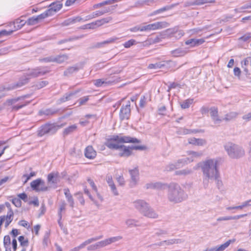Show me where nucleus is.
Here are the masks:
<instances>
[{
    "instance_id": "nucleus-50",
    "label": "nucleus",
    "mask_w": 251,
    "mask_h": 251,
    "mask_svg": "<svg viewBox=\"0 0 251 251\" xmlns=\"http://www.w3.org/2000/svg\"><path fill=\"white\" fill-rule=\"evenodd\" d=\"M105 78L98 79L95 81V85L97 87H101L106 86Z\"/></svg>"
},
{
    "instance_id": "nucleus-61",
    "label": "nucleus",
    "mask_w": 251,
    "mask_h": 251,
    "mask_svg": "<svg viewBox=\"0 0 251 251\" xmlns=\"http://www.w3.org/2000/svg\"><path fill=\"white\" fill-rule=\"evenodd\" d=\"M75 196H77V199L79 200L80 203L82 205H84L85 203V201L83 199V197L82 196V194L81 192H77L75 193Z\"/></svg>"
},
{
    "instance_id": "nucleus-9",
    "label": "nucleus",
    "mask_w": 251,
    "mask_h": 251,
    "mask_svg": "<svg viewBox=\"0 0 251 251\" xmlns=\"http://www.w3.org/2000/svg\"><path fill=\"white\" fill-rule=\"evenodd\" d=\"M30 186L36 192L48 190V187L45 186V182L41 178H38L31 182Z\"/></svg>"
},
{
    "instance_id": "nucleus-44",
    "label": "nucleus",
    "mask_w": 251,
    "mask_h": 251,
    "mask_svg": "<svg viewBox=\"0 0 251 251\" xmlns=\"http://www.w3.org/2000/svg\"><path fill=\"white\" fill-rule=\"evenodd\" d=\"M251 9V0H249L248 3L241 6L239 8H235L234 11L236 13L242 12L244 9Z\"/></svg>"
},
{
    "instance_id": "nucleus-58",
    "label": "nucleus",
    "mask_w": 251,
    "mask_h": 251,
    "mask_svg": "<svg viewBox=\"0 0 251 251\" xmlns=\"http://www.w3.org/2000/svg\"><path fill=\"white\" fill-rule=\"evenodd\" d=\"M12 202L15 206L17 207H20L21 206L22 202L20 199L19 198H14L12 200Z\"/></svg>"
},
{
    "instance_id": "nucleus-16",
    "label": "nucleus",
    "mask_w": 251,
    "mask_h": 251,
    "mask_svg": "<svg viewBox=\"0 0 251 251\" xmlns=\"http://www.w3.org/2000/svg\"><path fill=\"white\" fill-rule=\"evenodd\" d=\"M210 115L214 124H219L221 122L222 119L219 118L217 107L213 106L210 108Z\"/></svg>"
},
{
    "instance_id": "nucleus-8",
    "label": "nucleus",
    "mask_w": 251,
    "mask_h": 251,
    "mask_svg": "<svg viewBox=\"0 0 251 251\" xmlns=\"http://www.w3.org/2000/svg\"><path fill=\"white\" fill-rule=\"evenodd\" d=\"M168 26L166 22H157L153 24L142 26V31H150L165 28Z\"/></svg>"
},
{
    "instance_id": "nucleus-52",
    "label": "nucleus",
    "mask_w": 251,
    "mask_h": 251,
    "mask_svg": "<svg viewBox=\"0 0 251 251\" xmlns=\"http://www.w3.org/2000/svg\"><path fill=\"white\" fill-rule=\"evenodd\" d=\"M13 89H14V86H13L12 84H10L7 86H0V92L10 91Z\"/></svg>"
},
{
    "instance_id": "nucleus-27",
    "label": "nucleus",
    "mask_w": 251,
    "mask_h": 251,
    "mask_svg": "<svg viewBox=\"0 0 251 251\" xmlns=\"http://www.w3.org/2000/svg\"><path fill=\"white\" fill-rule=\"evenodd\" d=\"M167 32L170 35L177 34V35L175 36V37L177 38H180L183 36L184 34L182 30H178V28L176 27L174 28L167 29Z\"/></svg>"
},
{
    "instance_id": "nucleus-22",
    "label": "nucleus",
    "mask_w": 251,
    "mask_h": 251,
    "mask_svg": "<svg viewBox=\"0 0 251 251\" xmlns=\"http://www.w3.org/2000/svg\"><path fill=\"white\" fill-rule=\"evenodd\" d=\"M178 5V3H174L171 5H166L163 7H162L159 9H157L156 10L154 11L153 12L150 14V16H152L158 14L159 13H161L163 12L169 10L175 7V6Z\"/></svg>"
},
{
    "instance_id": "nucleus-29",
    "label": "nucleus",
    "mask_w": 251,
    "mask_h": 251,
    "mask_svg": "<svg viewBox=\"0 0 251 251\" xmlns=\"http://www.w3.org/2000/svg\"><path fill=\"white\" fill-rule=\"evenodd\" d=\"M188 143L197 146H202L206 144L205 140L202 139H197L196 138H190L188 139Z\"/></svg>"
},
{
    "instance_id": "nucleus-18",
    "label": "nucleus",
    "mask_w": 251,
    "mask_h": 251,
    "mask_svg": "<svg viewBox=\"0 0 251 251\" xmlns=\"http://www.w3.org/2000/svg\"><path fill=\"white\" fill-rule=\"evenodd\" d=\"M84 155L87 158L93 159L97 155V152L92 146H88L85 149Z\"/></svg>"
},
{
    "instance_id": "nucleus-60",
    "label": "nucleus",
    "mask_w": 251,
    "mask_h": 251,
    "mask_svg": "<svg viewBox=\"0 0 251 251\" xmlns=\"http://www.w3.org/2000/svg\"><path fill=\"white\" fill-rule=\"evenodd\" d=\"M3 244L4 247L10 246L11 244V239L9 235H5L4 237Z\"/></svg>"
},
{
    "instance_id": "nucleus-36",
    "label": "nucleus",
    "mask_w": 251,
    "mask_h": 251,
    "mask_svg": "<svg viewBox=\"0 0 251 251\" xmlns=\"http://www.w3.org/2000/svg\"><path fill=\"white\" fill-rule=\"evenodd\" d=\"M76 93V92L74 93H70L69 94H65L62 98H60L57 100L58 104H61L64 102L70 99V97Z\"/></svg>"
},
{
    "instance_id": "nucleus-21",
    "label": "nucleus",
    "mask_w": 251,
    "mask_h": 251,
    "mask_svg": "<svg viewBox=\"0 0 251 251\" xmlns=\"http://www.w3.org/2000/svg\"><path fill=\"white\" fill-rule=\"evenodd\" d=\"M106 182L108 184V186L111 189V191L112 192L114 196H118L119 193L117 190L116 187L112 180V176H107L106 177Z\"/></svg>"
},
{
    "instance_id": "nucleus-47",
    "label": "nucleus",
    "mask_w": 251,
    "mask_h": 251,
    "mask_svg": "<svg viewBox=\"0 0 251 251\" xmlns=\"http://www.w3.org/2000/svg\"><path fill=\"white\" fill-rule=\"evenodd\" d=\"M193 99H187L182 102L181 104V107L182 109H186L190 107V105L193 103Z\"/></svg>"
},
{
    "instance_id": "nucleus-49",
    "label": "nucleus",
    "mask_w": 251,
    "mask_h": 251,
    "mask_svg": "<svg viewBox=\"0 0 251 251\" xmlns=\"http://www.w3.org/2000/svg\"><path fill=\"white\" fill-rule=\"evenodd\" d=\"M18 240L20 243V245L25 248L28 246V241L27 239H25L24 236H20L18 238Z\"/></svg>"
},
{
    "instance_id": "nucleus-63",
    "label": "nucleus",
    "mask_w": 251,
    "mask_h": 251,
    "mask_svg": "<svg viewBox=\"0 0 251 251\" xmlns=\"http://www.w3.org/2000/svg\"><path fill=\"white\" fill-rule=\"evenodd\" d=\"M136 222L134 220L128 219L126 221V225L128 227H132L133 226H137Z\"/></svg>"
},
{
    "instance_id": "nucleus-7",
    "label": "nucleus",
    "mask_w": 251,
    "mask_h": 251,
    "mask_svg": "<svg viewBox=\"0 0 251 251\" xmlns=\"http://www.w3.org/2000/svg\"><path fill=\"white\" fill-rule=\"evenodd\" d=\"M142 215L150 218L155 219L158 217L157 214L151 208L148 203L142 201Z\"/></svg>"
},
{
    "instance_id": "nucleus-20",
    "label": "nucleus",
    "mask_w": 251,
    "mask_h": 251,
    "mask_svg": "<svg viewBox=\"0 0 251 251\" xmlns=\"http://www.w3.org/2000/svg\"><path fill=\"white\" fill-rule=\"evenodd\" d=\"M115 6H111L107 7L104 8L101 10H97L95 12H94V14L95 17H98L101 16L105 14L108 13H112L113 11L114 10Z\"/></svg>"
},
{
    "instance_id": "nucleus-30",
    "label": "nucleus",
    "mask_w": 251,
    "mask_h": 251,
    "mask_svg": "<svg viewBox=\"0 0 251 251\" xmlns=\"http://www.w3.org/2000/svg\"><path fill=\"white\" fill-rule=\"evenodd\" d=\"M193 161V159L191 158L186 157L184 158H182L178 159L176 163L178 167V168L183 167V166L187 164L188 163H190Z\"/></svg>"
},
{
    "instance_id": "nucleus-33",
    "label": "nucleus",
    "mask_w": 251,
    "mask_h": 251,
    "mask_svg": "<svg viewBox=\"0 0 251 251\" xmlns=\"http://www.w3.org/2000/svg\"><path fill=\"white\" fill-rule=\"evenodd\" d=\"M163 68L173 69L176 66V62L172 60L163 61Z\"/></svg>"
},
{
    "instance_id": "nucleus-23",
    "label": "nucleus",
    "mask_w": 251,
    "mask_h": 251,
    "mask_svg": "<svg viewBox=\"0 0 251 251\" xmlns=\"http://www.w3.org/2000/svg\"><path fill=\"white\" fill-rule=\"evenodd\" d=\"M170 53L172 56L174 57H178L184 56L187 53V51L186 50L182 48H177L171 50Z\"/></svg>"
},
{
    "instance_id": "nucleus-3",
    "label": "nucleus",
    "mask_w": 251,
    "mask_h": 251,
    "mask_svg": "<svg viewBox=\"0 0 251 251\" xmlns=\"http://www.w3.org/2000/svg\"><path fill=\"white\" fill-rule=\"evenodd\" d=\"M224 148L231 158L238 159L245 155V151L241 147L231 142L226 144Z\"/></svg>"
},
{
    "instance_id": "nucleus-51",
    "label": "nucleus",
    "mask_w": 251,
    "mask_h": 251,
    "mask_svg": "<svg viewBox=\"0 0 251 251\" xmlns=\"http://www.w3.org/2000/svg\"><path fill=\"white\" fill-rule=\"evenodd\" d=\"M231 242V240H229L227 241L226 243L221 245L218 248H217L218 251H224L226 248H227L229 246Z\"/></svg>"
},
{
    "instance_id": "nucleus-62",
    "label": "nucleus",
    "mask_w": 251,
    "mask_h": 251,
    "mask_svg": "<svg viewBox=\"0 0 251 251\" xmlns=\"http://www.w3.org/2000/svg\"><path fill=\"white\" fill-rule=\"evenodd\" d=\"M136 41L135 40L131 39L128 40V41L125 42L124 44V46L126 48H130L131 46L135 44Z\"/></svg>"
},
{
    "instance_id": "nucleus-1",
    "label": "nucleus",
    "mask_w": 251,
    "mask_h": 251,
    "mask_svg": "<svg viewBox=\"0 0 251 251\" xmlns=\"http://www.w3.org/2000/svg\"><path fill=\"white\" fill-rule=\"evenodd\" d=\"M218 164L219 160L217 158H209L199 163L197 167H194V170H197L198 167L201 168L205 188L208 186L210 181L217 180L218 184L219 183L218 178L220 177V173Z\"/></svg>"
},
{
    "instance_id": "nucleus-4",
    "label": "nucleus",
    "mask_w": 251,
    "mask_h": 251,
    "mask_svg": "<svg viewBox=\"0 0 251 251\" xmlns=\"http://www.w3.org/2000/svg\"><path fill=\"white\" fill-rule=\"evenodd\" d=\"M64 126V124L60 125L56 124H46L41 126L38 130V135L42 137L46 134H54L57 130Z\"/></svg>"
},
{
    "instance_id": "nucleus-19",
    "label": "nucleus",
    "mask_w": 251,
    "mask_h": 251,
    "mask_svg": "<svg viewBox=\"0 0 251 251\" xmlns=\"http://www.w3.org/2000/svg\"><path fill=\"white\" fill-rule=\"evenodd\" d=\"M205 42L204 40L202 38L201 39H196L192 38L186 40L185 42V44L186 45H190V47H194L199 46Z\"/></svg>"
},
{
    "instance_id": "nucleus-14",
    "label": "nucleus",
    "mask_w": 251,
    "mask_h": 251,
    "mask_svg": "<svg viewBox=\"0 0 251 251\" xmlns=\"http://www.w3.org/2000/svg\"><path fill=\"white\" fill-rule=\"evenodd\" d=\"M129 173L131 176V181L130 182V187L135 186L137 182L139 180V172L137 168L129 170Z\"/></svg>"
},
{
    "instance_id": "nucleus-64",
    "label": "nucleus",
    "mask_w": 251,
    "mask_h": 251,
    "mask_svg": "<svg viewBox=\"0 0 251 251\" xmlns=\"http://www.w3.org/2000/svg\"><path fill=\"white\" fill-rule=\"evenodd\" d=\"M89 100V96H85L82 98H80L78 101L79 102V105L84 104Z\"/></svg>"
},
{
    "instance_id": "nucleus-24",
    "label": "nucleus",
    "mask_w": 251,
    "mask_h": 251,
    "mask_svg": "<svg viewBox=\"0 0 251 251\" xmlns=\"http://www.w3.org/2000/svg\"><path fill=\"white\" fill-rule=\"evenodd\" d=\"M29 80V77H28L26 75H25L19 79L18 82L15 84H13L12 86H14V89L17 88H20L23 85L27 84Z\"/></svg>"
},
{
    "instance_id": "nucleus-38",
    "label": "nucleus",
    "mask_w": 251,
    "mask_h": 251,
    "mask_svg": "<svg viewBox=\"0 0 251 251\" xmlns=\"http://www.w3.org/2000/svg\"><path fill=\"white\" fill-rule=\"evenodd\" d=\"M193 171L191 169L186 168L184 169L176 171L175 172L176 175L186 176L191 174Z\"/></svg>"
},
{
    "instance_id": "nucleus-2",
    "label": "nucleus",
    "mask_w": 251,
    "mask_h": 251,
    "mask_svg": "<svg viewBox=\"0 0 251 251\" xmlns=\"http://www.w3.org/2000/svg\"><path fill=\"white\" fill-rule=\"evenodd\" d=\"M167 199L173 204L179 203L187 199V195L183 189L176 183L167 184Z\"/></svg>"
},
{
    "instance_id": "nucleus-45",
    "label": "nucleus",
    "mask_w": 251,
    "mask_h": 251,
    "mask_svg": "<svg viewBox=\"0 0 251 251\" xmlns=\"http://www.w3.org/2000/svg\"><path fill=\"white\" fill-rule=\"evenodd\" d=\"M119 78L115 76L105 78L106 84L111 85L119 81Z\"/></svg>"
},
{
    "instance_id": "nucleus-5",
    "label": "nucleus",
    "mask_w": 251,
    "mask_h": 251,
    "mask_svg": "<svg viewBox=\"0 0 251 251\" xmlns=\"http://www.w3.org/2000/svg\"><path fill=\"white\" fill-rule=\"evenodd\" d=\"M105 145L110 149L119 150V155L121 157H128L131 154V151L129 146L126 147L124 145L115 144L109 141H107Z\"/></svg>"
},
{
    "instance_id": "nucleus-42",
    "label": "nucleus",
    "mask_w": 251,
    "mask_h": 251,
    "mask_svg": "<svg viewBox=\"0 0 251 251\" xmlns=\"http://www.w3.org/2000/svg\"><path fill=\"white\" fill-rule=\"evenodd\" d=\"M102 237H103L102 235H100V236H96L95 237H93V238L88 239L87 240H86L85 241H84V242H83L82 243V245H83V247L84 248L86 245L90 244L93 242L99 240L102 238Z\"/></svg>"
},
{
    "instance_id": "nucleus-11",
    "label": "nucleus",
    "mask_w": 251,
    "mask_h": 251,
    "mask_svg": "<svg viewBox=\"0 0 251 251\" xmlns=\"http://www.w3.org/2000/svg\"><path fill=\"white\" fill-rule=\"evenodd\" d=\"M130 115V102L128 101L126 104L123 105L121 108L120 112V118L121 120L129 119Z\"/></svg>"
},
{
    "instance_id": "nucleus-31",
    "label": "nucleus",
    "mask_w": 251,
    "mask_h": 251,
    "mask_svg": "<svg viewBox=\"0 0 251 251\" xmlns=\"http://www.w3.org/2000/svg\"><path fill=\"white\" fill-rule=\"evenodd\" d=\"M182 242V240L179 239H172L160 242L157 245L158 246H162L164 243H166L167 245H171L175 244H180Z\"/></svg>"
},
{
    "instance_id": "nucleus-28",
    "label": "nucleus",
    "mask_w": 251,
    "mask_h": 251,
    "mask_svg": "<svg viewBox=\"0 0 251 251\" xmlns=\"http://www.w3.org/2000/svg\"><path fill=\"white\" fill-rule=\"evenodd\" d=\"M121 239H122V237L121 236L112 237H110L109 238L106 239L105 240L101 241V242L102 243V247H104L108 245H110V244H111L112 243L116 242Z\"/></svg>"
},
{
    "instance_id": "nucleus-54",
    "label": "nucleus",
    "mask_w": 251,
    "mask_h": 251,
    "mask_svg": "<svg viewBox=\"0 0 251 251\" xmlns=\"http://www.w3.org/2000/svg\"><path fill=\"white\" fill-rule=\"evenodd\" d=\"M83 20L84 19H83L82 18H81L80 17H77L75 18L69 19L66 22H67L66 25H69L70 24H73L76 22H80L82 20L83 21Z\"/></svg>"
},
{
    "instance_id": "nucleus-34",
    "label": "nucleus",
    "mask_w": 251,
    "mask_h": 251,
    "mask_svg": "<svg viewBox=\"0 0 251 251\" xmlns=\"http://www.w3.org/2000/svg\"><path fill=\"white\" fill-rule=\"evenodd\" d=\"M112 19L111 17H108L106 18H104L100 20H98L95 22V24L96 26L98 27L100 26L105 24L108 23Z\"/></svg>"
},
{
    "instance_id": "nucleus-55",
    "label": "nucleus",
    "mask_w": 251,
    "mask_h": 251,
    "mask_svg": "<svg viewBox=\"0 0 251 251\" xmlns=\"http://www.w3.org/2000/svg\"><path fill=\"white\" fill-rule=\"evenodd\" d=\"M178 168L177 164L176 162L175 163L169 164L166 167V170L167 171H171L175 169H176Z\"/></svg>"
},
{
    "instance_id": "nucleus-46",
    "label": "nucleus",
    "mask_w": 251,
    "mask_h": 251,
    "mask_svg": "<svg viewBox=\"0 0 251 251\" xmlns=\"http://www.w3.org/2000/svg\"><path fill=\"white\" fill-rule=\"evenodd\" d=\"M100 248H103L101 241L98 242L96 244L91 245L87 247L88 251H94Z\"/></svg>"
},
{
    "instance_id": "nucleus-12",
    "label": "nucleus",
    "mask_w": 251,
    "mask_h": 251,
    "mask_svg": "<svg viewBox=\"0 0 251 251\" xmlns=\"http://www.w3.org/2000/svg\"><path fill=\"white\" fill-rule=\"evenodd\" d=\"M62 7V4L60 2H53L49 6V8L44 12L47 17L54 15L59 11Z\"/></svg>"
},
{
    "instance_id": "nucleus-41",
    "label": "nucleus",
    "mask_w": 251,
    "mask_h": 251,
    "mask_svg": "<svg viewBox=\"0 0 251 251\" xmlns=\"http://www.w3.org/2000/svg\"><path fill=\"white\" fill-rule=\"evenodd\" d=\"M26 21L19 19H17L13 23L15 30L21 28L25 24Z\"/></svg>"
},
{
    "instance_id": "nucleus-53",
    "label": "nucleus",
    "mask_w": 251,
    "mask_h": 251,
    "mask_svg": "<svg viewBox=\"0 0 251 251\" xmlns=\"http://www.w3.org/2000/svg\"><path fill=\"white\" fill-rule=\"evenodd\" d=\"M151 100V93L147 95V96H144L142 98V107H143L148 101Z\"/></svg>"
},
{
    "instance_id": "nucleus-57",
    "label": "nucleus",
    "mask_w": 251,
    "mask_h": 251,
    "mask_svg": "<svg viewBox=\"0 0 251 251\" xmlns=\"http://www.w3.org/2000/svg\"><path fill=\"white\" fill-rule=\"evenodd\" d=\"M29 103H30V101H27V102H25L24 104H21L17 105H14V106H12V110H13V111H17L19 109H20L21 108H22L24 106L27 105Z\"/></svg>"
},
{
    "instance_id": "nucleus-6",
    "label": "nucleus",
    "mask_w": 251,
    "mask_h": 251,
    "mask_svg": "<svg viewBox=\"0 0 251 251\" xmlns=\"http://www.w3.org/2000/svg\"><path fill=\"white\" fill-rule=\"evenodd\" d=\"M107 141L111 142L115 141L117 142L116 144H118L124 143H140V140L136 138L131 137L128 136H122L121 134L113 135L110 138L108 139Z\"/></svg>"
},
{
    "instance_id": "nucleus-40",
    "label": "nucleus",
    "mask_w": 251,
    "mask_h": 251,
    "mask_svg": "<svg viewBox=\"0 0 251 251\" xmlns=\"http://www.w3.org/2000/svg\"><path fill=\"white\" fill-rule=\"evenodd\" d=\"M238 114V113L236 112H230L225 115V117L223 120L226 121H230L235 119L237 117Z\"/></svg>"
},
{
    "instance_id": "nucleus-26",
    "label": "nucleus",
    "mask_w": 251,
    "mask_h": 251,
    "mask_svg": "<svg viewBox=\"0 0 251 251\" xmlns=\"http://www.w3.org/2000/svg\"><path fill=\"white\" fill-rule=\"evenodd\" d=\"M120 37H111L107 40L98 43L96 44L95 46V48H100L102 47L105 44H111L115 42L117 40L119 39Z\"/></svg>"
},
{
    "instance_id": "nucleus-17",
    "label": "nucleus",
    "mask_w": 251,
    "mask_h": 251,
    "mask_svg": "<svg viewBox=\"0 0 251 251\" xmlns=\"http://www.w3.org/2000/svg\"><path fill=\"white\" fill-rule=\"evenodd\" d=\"M45 15L44 12L37 16H33L29 18L26 21V24L29 25H36L38 24L40 20L47 18Z\"/></svg>"
},
{
    "instance_id": "nucleus-25",
    "label": "nucleus",
    "mask_w": 251,
    "mask_h": 251,
    "mask_svg": "<svg viewBox=\"0 0 251 251\" xmlns=\"http://www.w3.org/2000/svg\"><path fill=\"white\" fill-rule=\"evenodd\" d=\"M60 109H55L52 108H48L44 110H41L39 112L40 115H45L46 116L53 115L59 112Z\"/></svg>"
},
{
    "instance_id": "nucleus-48",
    "label": "nucleus",
    "mask_w": 251,
    "mask_h": 251,
    "mask_svg": "<svg viewBox=\"0 0 251 251\" xmlns=\"http://www.w3.org/2000/svg\"><path fill=\"white\" fill-rule=\"evenodd\" d=\"M163 68V61L156 63L155 64H150L148 67V68L150 69H160Z\"/></svg>"
},
{
    "instance_id": "nucleus-59",
    "label": "nucleus",
    "mask_w": 251,
    "mask_h": 251,
    "mask_svg": "<svg viewBox=\"0 0 251 251\" xmlns=\"http://www.w3.org/2000/svg\"><path fill=\"white\" fill-rule=\"evenodd\" d=\"M251 38V33H248L244 35L243 36L240 37L239 38V40L242 41L243 42L248 41Z\"/></svg>"
},
{
    "instance_id": "nucleus-35",
    "label": "nucleus",
    "mask_w": 251,
    "mask_h": 251,
    "mask_svg": "<svg viewBox=\"0 0 251 251\" xmlns=\"http://www.w3.org/2000/svg\"><path fill=\"white\" fill-rule=\"evenodd\" d=\"M79 68L76 66L70 67L64 72V75L68 76L73 73L77 72Z\"/></svg>"
},
{
    "instance_id": "nucleus-15",
    "label": "nucleus",
    "mask_w": 251,
    "mask_h": 251,
    "mask_svg": "<svg viewBox=\"0 0 251 251\" xmlns=\"http://www.w3.org/2000/svg\"><path fill=\"white\" fill-rule=\"evenodd\" d=\"M215 0H193L191 1H186L184 3L185 7H188L194 5H201L207 3H214Z\"/></svg>"
},
{
    "instance_id": "nucleus-13",
    "label": "nucleus",
    "mask_w": 251,
    "mask_h": 251,
    "mask_svg": "<svg viewBox=\"0 0 251 251\" xmlns=\"http://www.w3.org/2000/svg\"><path fill=\"white\" fill-rule=\"evenodd\" d=\"M48 72L47 71L44 70L43 68L41 67H38L34 69L29 70L26 73V76L29 77H36L40 75H44Z\"/></svg>"
},
{
    "instance_id": "nucleus-37",
    "label": "nucleus",
    "mask_w": 251,
    "mask_h": 251,
    "mask_svg": "<svg viewBox=\"0 0 251 251\" xmlns=\"http://www.w3.org/2000/svg\"><path fill=\"white\" fill-rule=\"evenodd\" d=\"M13 211L10 209V210L9 212H8L6 216H5V227H7L9 224L11 223V222L13 220Z\"/></svg>"
},
{
    "instance_id": "nucleus-10",
    "label": "nucleus",
    "mask_w": 251,
    "mask_h": 251,
    "mask_svg": "<svg viewBox=\"0 0 251 251\" xmlns=\"http://www.w3.org/2000/svg\"><path fill=\"white\" fill-rule=\"evenodd\" d=\"M167 183H162L159 181H153L147 183L145 188L146 189H154L156 190H163L167 188Z\"/></svg>"
},
{
    "instance_id": "nucleus-56",
    "label": "nucleus",
    "mask_w": 251,
    "mask_h": 251,
    "mask_svg": "<svg viewBox=\"0 0 251 251\" xmlns=\"http://www.w3.org/2000/svg\"><path fill=\"white\" fill-rule=\"evenodd\" d=\"M188 154L192 155V157L198 158L201 156L203 154L202 152H197L194 151H190L188 152Z\"/></svg>"
},
{
    "instance_id": "nucleus-39",
    "label": "nucleus",
    "mask_w": 251,
    "mask_h": 251,
    "mask_svg": "<svg viewBox=\"0 0 251 251\" xmlns=\"http://www.w3.org/2000/svg\"><path fill=\"white\" fill-rule=\"evenodd\" d=\"M77 128V126L75 125H73L66 128L63 132V135L64 136H66L71 133L75 131Z\"/></svg>"
},
{
    "instance_id": "nucleus-32",
    "label": "nucleus",
    "mask_w": 251,
    "mask_h": 251,
    "mask_svg": "<svg viewBox=\"0 0 251 251\" xmlns=\"http://www.w3.org/2000/svg\"><path fill=\"white\" fill-rule=\"evenodd\" d=\"M59 176V173L58 172H52L50 173L48 175V181L49 182H51V183L55 184L57 183V178Z\"/></svg>"
},
{
    "instance_id": "nucleus-43",
    "label": "nucleus",
    "mask_w": 251,
    "mask_h": 251,
    "mask_svg": "<svg viewBox=\"0 0 251 251\" xmlns=\"http://www.w3.org/2000/svg\"><path fill=\"white\" fill-rule=\"evenodd\" d=\"M54 62L61 63L66 61L68 59V57L66 54L59 55L56 57H54Z\"/></svg>"
}]
</instances>
